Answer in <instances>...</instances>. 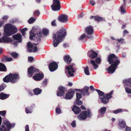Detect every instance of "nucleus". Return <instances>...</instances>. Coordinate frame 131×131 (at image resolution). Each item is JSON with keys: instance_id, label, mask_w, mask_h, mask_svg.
<instances>
[{"instance_id": "nucleus-1", "label": "nucleus", "mask_w": 131, "mask_h": 131, "mask_svg": "<svg viewBox=\"0 0 131 131\" xmlns=\"http://www.w3.org/2000/svg\"><path fill=\"white\" fill-rule=\"evenodd\" d=\"M67 35V31L65 28L62 27L57 31L53 36V45L54 47H56L62 41Z\"/></svg>"}, {"instance_id": "nucleus-2", "label": "nucleus", "mask_w": 131, "mask_h": 131, "mask_svg": "<svg viewBox=\"0 0 131 131\" xmlns=\"http://www.w3.org/2000/svg\"><path fill=\"white\" fill-rule=\"evenodd\" d=\"M107 60L110 64H112L107 70L109 73H113L115 71L117 67L120 63L118 57L114 54H110L108 57Z\"/></svg>"}, {"instance_id": "nucleus-3", "label": "nucleus", "mask_w": 131, "mask_h": 131, "mask_svg": "<svg viewBox=\"0 0 131 131\" xmlns=\"http://www.w3.org/2000/svg\"><path fill=\"white\" fill-rule=\"evenodd\" d=\"M19 78V75L17 73H10L3 79V80L5 82L7 83L10 82L14 83L16 82Z\"/></svg>"}, {"instance_id": "nucleus-4", "label": "nucleus", "mask_w": 131, "mask_h": 131, "mask_svg": "<svg viewBox=\"0 0 131 131\" xmlns=\"http://www.w3.org/2000/svg\"><path fill=\"white\" fill-rule=\"evenodd\" d=\"M5 34L8 36L12 35L17 32V29L15 26L10 24L6 25L4 28Z\"/></svg>"}, {"instance_id": "nucleus-5", "label": "nucleus", "mask_w": 131, "mask_h": 131, "mask_svg": "<svg viewBox=\"0 0 131 131\" xmlns=\"http://www.w3.org/2000/svg\"><path fill=\"white\" fill-rule=\"evenodd\" d=\"M41 30L39 29H36L35 27H33L32 28V29L30 32V39L31 40L33 37H35L37 38L38 40L40 41V37H41Z\"/></svg>"}, {"instance_id": "nucleus-6", "label": "nucleus", "mask_w": 131, "mask_h": 131, "mask_svg": "<svg viewBox=\"0 0 131 131\" xmlns=\"http://www.w3.org/2000/svg\"><path fill=\"white\" fill-rule=\"evenodd\" d=\"M15 126V124H11L9 121H5L4 122L3 124L0 127V130L1 131H10Z\"/></svg>"}, {"instance_id": "nucleus-7", "label": "nucleus", "mask_w": 131, "mask_h": 131, "mask_svg": "<svg viewBox=\"0 0 131 131\" xmlns=\"http://www.w3.org/2000/svg\"><path fill=\"white\" fill-rule=\"evenodd\" d=\"M91 114V113L89 111H84L78 116L77 118L80 121H84L87 118L88 116L90 117Z\"/></svg>"}, {"instance_id": "nucleus-8", "label": "nucleus", "mask_w": 131, "mask_h": 131, "mask_svg": "<svg viewBox=\"0 0 131 131\" xmlns=\"http://www.w3.org/2000/svg\"><path fill=\"white\" fill-rule=\"evenodd\" d=\"M74 64L70 65L69 66L66 67V70L65 71V73L68 77H72L73 75V73L75 72L74 69Z\"/></svg>"}, {"instance_id": "nucleus-9", "label": "nucleus", "mask_w": 131, "mask_h": 131, "mask_svg": "<svg viewBox=\"0 0 131 131\" xmlns=\"http://www.w3.org/2000/svg\"><path fill=\"white\" fill-rule=\"evenodd\" d=\"M123 82L124 85L126 92L129 94L131 93V89L128 88L131 86V79L124 80Z\"/></svg>"}, {"instance_id": "nucleus-10", "label": "nucleus", "mask_w": 131, "mask_h": 131, "mask_svg": "<svg viewBox=\"0 0 131 131\" xmlns=\"http://www.w3.org/2000/svg\"><path fill=\"white\" fill-rule=\"evenodd\" d=\"M53 4L51 6L52 9L53 11H57L60 9V3L59 0H53Z\"/></svg>"}, {"instance_id": "nucleus-11", "label": "nucleus", "mask_w": 131, "mask_h": 131, "mask_svg": "<svg viewBox=\"0 0 131 131\" xmlns=\"http://www.w3.org/2000/svg\"><path fill=\"white\" fill-rule=\"evenodd\" d=\"M37 45V44L35 43L32 44L30 42H29L27 44V50L29 52H35L37 51V48L36 45Z\"/></svg>"}, {"instance_id": "nucleus-12", "label": "nucleus", "mask_w": 131, "mask_h": 131, "mask_svg": "<svg viewBox=\"0 0 131 131\" xmlns=\"http://www.w3.org/2000/svg\"><path fill=\"white\" fill-rule=\"evenodd\" d=\"M113 93V91H111L109 93L107 94L106 95V97L104 96L102 98H99L101 99V101L102 103L104 104H106L109 101V100L112 97V95Z\"/></svg>"}, {"instance_id": "nucleus-13", "label": "nucleus", "mask_w": 131, "mask_h": 131, "mask_svg": "<svg viewBox=\"0 0 131 131\" xmlns=\"http://www.w3.org/2000/svg\"><path fill=\"white\" fill-rule=\"evenodd\" d=\"M12 38L6 36H4L0 38V43H7L12 41Z\"/></svg>"}, {"instance_id": "nucleus-14", "label": "nucleus", "mask_w": 131, "mask_h": 131, "mask_svg": "<svg viewBox=\"0 0 131 131\" xmlns=\"http://www.w3.org/2000/svg\"><path fill=\"white\" fill-rule=\"evenodd\" d=\"M58 20L62 23L66 24L68 22V17L66 15H62L59 16Z\"/></svg>"}, {"instance_id": "nucleus-15", "label": "nucleus", "mask_w": 131, "mask_h": 131, "mask_svg": "<svg viewBox=\"0 0 131 131\" xmlns=\"http://www.w3.org/2000/svg\"><path fill=\"white\" fill-rule=\"evenodd\" d=\"M58 67L57 64L55 62H52L50 63L49 66V70L51 72L53 71L56 70Z\"/></svg>"}, {"instance_id": "nucleus-16", "label": "nucleus", "mask_w": 131, "mask_h": 131, "mask_svg": "<svg viewBox=\"0 0 131 131\" xmlns=\"http://www.w3.org/2000/svg\"><path fill=\"white\" fill-rule=\"evenodd\" d=\"M39 70L38 69L36 68L31 66L28 69V73L29 76H31L33 74L36 72H38Z\"/></svg>"}, {"instance_id": "nucleus-17", "label": "nucleus", "mask_w": 131, "mask_h": 131, "mask_svg": "<svg viewBox=\"0 0 131 131\" xmlns=\"http://www.w3.org/2000/svg\"><path fill=\"white\" fill-rule=\"evenodd\" d=\"M59 92H58L57 93V95L58 96H62L64 94V88L61 86H60L58 88Z\"/></svg>"}, {"instance_id": "nucleus-18", "label": "nucleus", "mask_w": 131, "mask_h": 131, "mask_svg": "<svg viewBox=\"0 0 131 131\" xmlns=\"http://www.w3.org/2000/svg\"><path fill=\"white\" fill-rule=\"evenodd\" d=\"M43 77V75L42 73H39L36 74L33 77V78L36 81H39L41 80Z\"/></svg>"}, {"instance_id": "nucleus-19", "label": "nucleus", "mask_w": 131, "mask_h": 131, "mask_svg": "<svg viewBox=\"0 0 131 131\" xmlns=\"http://www.w3.org/2000/svg\"><path fill=\"white\" fill-rule=\"evenodd\" d=\"M85 31L88 34L90 35L93 33L94 30L93 28L91 26H90L86 28Z\"/></svg>"}, {"instance_id": "nucleus-20", "label": "nucleus", "mask_w": 131, "mask_h": 131, "mask_svg": "<svg viewBox=\"0 0 131 131\" xmlns=\"http://www.w3.org/2000/svg\"><path fill=\"white\" fill-rule=\"evenodd\" d=\"M74 93V91H69L66 94L65 98L68 99H70L73 97Z\"/></svg>"}, {"instance_id": "nucleus-21", "label": "nucleus", "mask_w": 131, "mask_h": 131, "mask_svg": "<svg viewBox=\"0 0 131 131\" xmlns=\"http://www.w3.org/2000/svg\"><path fill=\"white\" fill-rule=\"evenodd\" d=\"M89 88L87 86H85L84 88L81 91V93L84 96L86 95H89Z\"/></svg>"}, {"instance_id": "nucleus-22", "label": "nucleus", "mask_w": 131, "mask_h": 131, "mask_svg": "<svg viewBox=\"0 0 131 131\" xmlns=\"http://www.w3.org/2000/svg\"><path fill=\"white\" fill-rule=\"evenodd\" d=\"M21 36L20 34H18L16 35H14L13 36V38L15 40H18V42H21Z\"/></svg>"}, {"instance_id": "nucleus-23", "label": "nucleus", "mask_w": 131, "mask_h": 131, "mask_svg": "<svg viewBox=\"0 0 131 131\" xmlns=\"http://www.w3.org/2000/svg\"><path fill=\"white\" fill-rule=\"evenodd\" d=\"M73 111L75 114H78L81 111L80 109L76 106L74 105L73 108L72 109Z\"/></svg>"}, {"instance_id": "nucleus-24", "label": "nucleus", "mask_w": 131, "mask_h": 131, "mask_svg": "<svg viewBox=\"0 0 131 131\" xmlns=\"http://www.w3.org/2000/svg\"><path fill=\"white\" fill-rule=\"evenodd\" d=\"M126 124L125 122L123 120L119 121V126L120 129L124 128L126 126Z\"/></svg>"}, {"instance_id": "nucleus-25", "label": "nucleus", "mask_w": 131, "mask_h": 131, "mask_svg": "<svg viewBox=\"0 0 131 131\" xmlns=\"http://www.w3.org/2000/svg\"><path fill=\"white\" fill-rule=\"evenodd\" d=\"M91 51L92 53L89 56L91 58L94 59L97 57V53L96 52L93 50H91Z\"/></svg>"}, {"instance_id": "nucleus-26", "label": "nucleus", "mask_w": 131, "mask_h": 131, "mask_svg": "<svg viewBox=\"0 0 131 131\" xmlns=\"http://www.w3.org/2000/svg\"><path fill=\"white\" fill-rule=\"evenodd\" d=\"M9 95L5 94L3 93L0 94V99L2 100L5 99L9 97Z\"/></svg>"}, {"instance_id": "nucleus-27", "label": "nucleus", "mask_w": 131, "mask_h": 131, "mask_svg": "<svg viewBox=\"0 0 131 131\" xmlns=\"http://www.w3.org/2000/svg\"><path fill=\"white\" fill-rule=\"evenodd\" d=\"M41 92V90L39 88H36L34 90V92L35 95H38L40 94Z\"/></svg>"}, {"instance_id": "nucleus-28", "label": "nucleus", "mask_w": 131, "mask_h": 131, "mask_svg": "<svg viewBox=\"0 0 131 131\" xmlns=\"http://www.w3.org/2000/svg\"><path fill=\"white\" fill-rule=\"evenodd\" d=\"M64 61L67 62L68 63H69L71 61V58L69 55L65 56L64 57Z\"/></svg>"}, {"instance_id": "nucleus-29", "label": "nucleus", "mask_w": 131, "mask_h": 131, "mask_svg": "<svg viewBox=\"0 0 131 131\" xmlns=\"http://www.w3.org/2000/svg\"><path fill=\"white\" fill-rule=\"evenodd\" d=\"M106 110V108L105 107H101L99 110V113L102 115L104 114L105 113Z\"/></svg>"}, {"instance_id": "nucleus-30", "label": "nucleus", "mask_w": 131, "mask_h": 131, "mask_svg": "<svg viewBox=\"0 0 131 131\" xmlns=\"http://www.w3.org/2000/svg\"><path fill=\"white\" fill-rule=\"evenodd\" d=\"M6 70V67L3 64L0 63V71H5Z\"/></svg>"}, {"instance_id": "nucleus-31", "label": "nucleus", "mask_w": 131, "mask_h": 131, "mask_svg": "<svg viewBox=\"0 0 131 131\" xmlns=\"http://www.w3.org/2000/svg\"><path fill=\"white\" fill-rule=\"evenodd\" d=\"M123 111H125L126 112H128V110L126 109L123 110L122 109H117L116 110H114L113 111V113L115 114H116L117 113H118L120 112Z\"/></svg>"}, {"instance_id": "nucleus-32", "label": "nucleus", "mask_w": 131, "mask_h": 131, "mask_svg": "<svg viewBox=\"0 0 131 131\" xmlns=\"http://www.w3.org/2000/svg\"><path fill=\"white\" fill-rule=\"evenodd\" d=\"M94 20L96 21L99 22L103 20L104 18L98 16H96L94 17Z\"/></svg>"}, {"instance_id": "nucleus-33", "label": "nucleus", "mask_w": 131, "mask_h": 131, "mask_svg": "<svg viewBox=\"0 0 131 131\" xmlns=\"http://www.w3.org/2000/svg\"><path fill=\"white\" fill-rule=\"evenodd\" d=\"M125 6L124 4H123L121 6L120 10L122 14H123L126 13V11L124 8Z\"/></svg>"}, {"instance_id": "nucleus-34", "label": "nucleus", "mask_w": 131, "mask_h": 131, "mask_svg": "<svg viewBox=\"0 0 131 131\" xmlns=\"http://www.w3.org/2000/svg\"><path fill=\"white\" fill-rule=\"evenodd\" d=\"M91 63L93 65L95 69H96L98 68V65L95 63L94 60H91Z\"/></svg>"}, {"instance_id": "nucleus-35", "label": "nucleus", "mask_w": 131, "mask_h": 131, "mask_svg": "<svg viewBox=\"0 0 131 131\" xmlns=\"http://www.w3.org/2000/svg\"><path fill=\"white\" fill-rule=\"evenodd\" d=\"M83 68L84 70V72L85 74L87 75H89L90 73L89 70V68L88 67H83Z\"/></svg>"}, {"instance_id": "nucleus-36", "label": "nucleus", "mask_w": 131, "mask_h": 131, "mask_svg": "<svg viewBox=\"0 0 131 131\" xmlns=\"http://www.w3.org/2000/svg\"><path fill=\"white\" fill-rule=\"evenodd\" d=\"M43 34L45 36H47L48 34V30L46 29H44L42 31Z\"/></svg>"}, {"instance_id": "nucleus-37", "label": "nucleus", "mask_w": 131, "mask_h": 131, "mask_svg": "<svg viewBox=\"0 0 131 131\" xmlns=\"http://www.w3.org/2000/svg\"><path fill=\"white\" fill-rule=\"evenodd\" d=\"M36 19L34 18L33 17L30 18L28 21V22L29 24H31L33 23L36 20Z\"/></svg>"}, {"instance_id": "nucleus-38", "label": "nucleus", "mask_w": 131, "mask_h": 131, "mask_svg": "<svg viewBox=\"0 0 131 131\" xmlns=\"http://www.w3.org/2000/svg\"><path fill=\"white\" fill-rule=\"evenodd\" d=\"M95 90L97 92L99 95L100 96H102L104 95V93L103 92H102L100 90L97 89H95Z\"/></svg>"}, {"instance_id": "nucleus-39", "label": "nucleus", "mask_w": 131, "mask_h": 131, "mask_svg": "<svg viewBox=\"0 0 131 131\" xmlns=\"http://www.w3.org/2000/svg\"><path fill=\"white\" fill-rule=\"evenodd\" d=\"M10 55H11L14 58H16L18 56V54L15 52H12L10 53Z\"/></svg>"}, {"instance_id": "nucleus-40", "label": "nucleus", "mask_w": 131, "mask_h": 131, "mask_svg": "<svg viewBox=\"0 0 131 131\" xmlns=\"http://www.w3.org/2000/svg\"><path fill=\"white\" fill-rule=\"evenodd\" d=\"M86 36V35L85 34H83L79 38L78 40L80 41H82Z\"/></svg>"}, {"instance_id": "nucleus-41", "label": "nucleus", "mask_w": 131, "mask_h": 131, "mask_svg": "<svg viewBox=\"0 0 131 131\" xmlns=\"http://www.w3.org/2000/svg\"><path fill=\"white\" fill-rule=\"evenodd\" d=\"M77 99L76 100H79L82 97L81 95L79 93H76Z\"/></svg>"}, {"instance_id": "nucleus-42", "label": "nucleus", "mask_w": 131, "mask_h": 131, "mask_svg": "<svg viewBox=\"0 0 131 131\" xmlns=\"http://www.w3.org/2000/svg\"><path fill=\"white\" fill-rule=\"evenodd\" d=\"M6 113V111H0V115L1 116H4Z\"/></svg>"}, {"instance_id": "nucleus-43", "label": "nucleus", "mask_w": 131, "mask_h": 131, "mask_svg": "<svg viewBox=\"0 0 131 131\" xmlns=\"http://www.w3.org/2000/svg\"><path fill=\"white\" fill-rule=\"evenodd\" d=\"M101 59L99 57H98L96 59L95 61L97 63H99L101 62Z\"/></svg>"}, {"instance_id": "nucleus-44", "label": "nucleus", "mask_w": 131, "mask_h": 131, "mask_svg": "<svg viewBox=\"0 0 131 131\" xmlns=\"http://www.w3.org/2000/svg\"><path fill=\"white\" fill-rule=\"evenodd\" d=\"M71 125L73 127H75L76 126V121H73L71 123Z\"/></svg>"}, {"instance_id": "nucleus-45", "label": "nucleus", "mask_w": 131, "mask_h": 131, "mask_svg": "<svg viewBox=\"0 0 131 131\" xmlns=\"http://www.w3.org/2000/svg\"><path fill=\"white\" fill-rule=\"evenodd\" d=\"M6 60L8 61H10L12 60V58H9L7 57H6L4 58Z\"/></svg>"}, {"instance_id": "nucleus-46", "label": "nucleus", "mask_w": 131, "mask_h": 131, "mask_svg": "<svg viewBox=\"0 0 131 131\" xmlns=\"http://www.w3.org/2000/svg\"><path fill=\"white\" fill-rule=\"evenodd\" d=\"M26 111L27 113H31V110L29 109V108H26Z\"/></svg>"}, {"instance_id": "nucleus-47", "label": "nucleus", "mask_w": 131, "mask_h": 131, "mask_svg": "<svg viewBox=\"0 0 131 131\" xmlns=\"http://www.w3.org/2000/svg\"><path fill=\"white\" fill-rule=\"evenodd\" d=\"M117 40L119 42L123 43L124 41V39L123 38H121L120 39H117Z\"/></svg>"}, {"instance_id": "nucleus-48", "label": "nucleus", "mask_w": 131, "mask_h": 131, "mask_svg": "<svg viewBox=\"0 0 131 131\" xmlns=\"http://www.w3.org/2000/svg\"><path fill=\"white\" fill-rule=\"evenodd\" d=\"M40 14V12L38 10H37L36 11H35L34 13V14L35 15L37 16L39 15Z\"/></svg>"}, {"instance_id": "nucleus-49", "label": "nucleus", "mask_w": 131, "mask_h": 131, "mask_svg": "<svg viewBox=\"0 0 131 131\" xmlns=\"http://www.w3.org/2000/svg\"><path fill=\"white\" fill-rule=\"evenodd\" d=\"M129 32L126 30H125L123 31V36H125V34H129Z\"/></svg>"}, {"instance_id": "nucleus-50", "label": "nucleus", "mask_w": 131, "mask_h": 131, "mask_svg": "<svg viewBox=\"0 0 131 131\" xmlns=\"http://www.w3.org/2000/svg\"><path fill=\"white\" fill-rule=\"evenodd\" d=\"M51 24L52 26H56V21L55 20H53Z\"/></svg>"}, {"instance_id": "nucleus-51", "label": "nucleus", "mask_w": 131, "mask_h": 131, "mask_svg": "<svg viewBox=\"0 0 131 131\" xmlns=\"http://www.w3.org/2000/svg\"><path fill=\"white\" fill-rule=\"evenodd\" d=\"M125 131H131V128L128 126H126Z\"/></svg>"}, {"instance_id": "nucleus-52", "label": "nucleus", "mask_w": 131, "mask_h": 131, "mask_svg": "<svg viewBox=\"0 0 131 131\" xmlns=\"http://www.w3.org/2000/svg\"><path fill=\"white\" fill-rule=\"evenodd\" d=\"M76 103L78 105H80L82 104V102L81 101L79 100H76Z\"/></svg>"}, {"instance_id": "nucleus-53", "label": "nucleus", "mask_w": 131, "mask_h": 131, "mask_svg": "<svg viewBox=\"0 0 131 131\" xmlns=\"http://www.w3.org/2000/svg\"><path fill=\"white\" fill-rule=\"evenodd\" d=\"M56 112L58 113H60L61 112V110L60 108H57L56 109Z\"/></svg>"}, {"instance_id": "nucleus-54", "label": "nucleus", "mask_w": 131, "mask_h": 131, "mask_svg": "<svg viewBox=\"0 0 131 131\" xmlns=\"http://www.w3.org/2000/svg\"><path fill=\"white\" fill-rule=\"evenodd\" d=\"M90 3L93 6H94L95 4V2L93 0H90Z\"/></svg>"}, {"instance_id": "nucleus-55", "label": "nucleus", "mask_w": 131, "mask_h": 131, "mask_svg": "<svg viewBox=\"0 0 131 131\" xmlns=\"http://www.w3.org/2000/svg\"><path fill=\"white\" fill-rule=\"evenodd\" d=\"M28 60L30 62L34 60L33 58L32 57H28Z\"/></svg>"}, {"instance_id": "nucleus-56", "label": "nucleus", "mask_w": 131, "mask_h": 131, "mask_svg": "<svg viewBox=\"0 0 131 131\" xmlns=\"http://www.w3.org/2000/svg\"><path fill=\"white\" fill-rule=\"evenodd\" d=\"M8 18V16L7 15L4 16L2 18V19L3 20H5L7 19Z\"/></svg>"}, {"instance_id": "nucleus-57", "label": "nucleus", "mask_w": 131, "mask_h": 131, "mask_svg": "<svg viewBox=\"0 0 131 131\" xmlns=\"http://www.w3.org/2000/svg\"><path fill=\"white\" fill-rule=\"evenodd\" d=\"M25 131H29V125H27L25 127Z\"/></svg>"}, {"instance_id": "nucleus-58", "label": "nucleus", "mask_w": 131, "mask_h": 131, "mask_svg": "<svg viewBox=\"0 0 131 131\" xmlns=\"http://www.w3.org/2000/svg\"><path fill=\"white\" fill-rule=\"evenodd\" d=\"M5 88L4 86L1 85L0 86V92L3 90Z\"/></svg>"}, {"instance_id": "nucleus-59", "label": "nucleus", "mask_w": 131, "mask_h": 131, "mask_svg": "<svg viewBox=\"0 0 131 131\" xmlns=\"http://www.w3.org/2000/svg\"><path fill=\"white\" fill-rule=\"evenodd\" d=\"M47 79H45L43 81V84L45 85H46L47 84Z\"/></svg>"}, {"instance_id": "nucleus-60", "label": "nucleus", "mask_w": 131, "mask_h": 131, "mask_svg": "<svg viewBox=\"0 0 131 131\" xmlns=\"http://www.w3.org/2000/svg\"><path fill=\"white\" fill-rule=\"evenodd\" d=\"M27 28H25L21 30V31H24V32H25V31H27Z\"/></svg>"}, {"instance_id": "nucleus-61", "label": "nucleus", "mask_w": 131, "mask_h": 131, "mask_svg": "<svg viewBox=\"0 0 131 131\" xmlns=\"http://www.w3.org/2000/svg\"><path fill=\"white\" fill-rule=\"evenodd\" d=\"M90 88L91 90L92 91H93L94 90V89L93 86L92 85H91L90 86Z\"/></svg>"}, {"instance_id": "nucleus-62", "label": "nucleus", "mask_w": 131, "mask_h": 131, "mask_svg": "<svg viewBox=\"0 0 131 131\" xmlns=\"http://www.w3.org/2000/svg\"><path fill=\"white\" fill-rule=\"evenodd\" d=\"M21 32L22 33V35L23 36H25V32H24V31H21Z\"/></svg>"}, {"instance_id": "nucleus-63", "label": "nucleus", "mask_w": 131, "mask_h": 131, "mask_svg": "<svg viewBox=\"0 0 131 131\" xmlns=\"http://www.w3.org/2000/svg\"><path fill=\"white\" fill-rule=\"evenodd\" d=\"M41 0H35L36 3H39L40 2Z\"/></svg>"}, {"instance_id": "nucleus-64", "label": "nucleus", "mask_w": 131, "mask_h": 131, "mask_svg": "<svg viewBox=\"0 0 131 131\" xmlns=\"http://www.w3.org/2000/svg\"><path fill=\"white\" fill-rule=\"evenodd\" d=\"M72 85V84L71 83L69 82L68 83V85L70 86H71Z\"/></svg>"}]
</instances>
